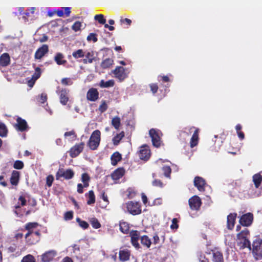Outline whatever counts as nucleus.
Here are the masks:
<instances>
[{
	"instance_id": "obj_1",
	"label": "nucleus",
	"mask_w": 262,
	"mask_h": 262,
	"mask_svg": "<svg viewBox=\"0 0 262 262\" xmlns=\"http://www.w3.org/2000/svg\"><path fill=\"white\" fill-rule=\"evenodd\" d=\"M100 135L99 130H95L92 133L88 142V146L92 150H95L98 147L100 141Z\"/></svg>"
},
{
	"instance_id": "obj_2",
	"label": "nucleus",
	"mask_w": 262,
	"mask_h": 262,
	"mask_svg": "<svg viewBox=\"0 0 262 262\" xmlns=\"http://www.w3.org/2000/svg\"><path fill=\"white\" fill-rule=\"evenodd\" d=\"M127 211L130 214L135 215L141 213L140 204L137 202L129 201L125 204Z\"/></svg>"
},
{
	"instance_id": "obj_3",
	"label": "nucleus",
	"mask_w": 262,
	"mask_h": 262,
	"mask_svg": "<svg viewBox=\"0 0 262 262\" xmlns=\"http://www.w3.org/2000/svg\"><path fill=\"white\" fill-rule=\"evenodd\" d=\"M74 176V172L71 169H59L56 174V178L59 180L60 178H63L66 180L72 179Z\"/></svg>"
},
{
	"instance_id": "obj_4",
	"label": "nucleus",
	"mask_w": 262,
	"mask_h": 262,
	"mask_svg": "<svg viewBox=\"0 0 262 262\" xmlns=\"http://www.w3.org/2000/svg\"><path fill=\"white\" fill-rule=\"evenodd\" d=\"M252 252L256 259H262V245L260 241L257 240L253 242Z\"/></svg>"
},
{
	"instance_id": "obj_5",
	"label": "nucleus",
	"mask_w": 262,
	"mask_h": 262,
	"mask_svg": "<svg viewBox=\"0 0 262 262\" xmlns=\"http://www.w3.org/2000/svg\"><path fill=\"white\" fill-rule=\"evenodd\" d=\"M149 134L151 138L152 144L154 146L158 147L161 144L160 137L159 132L154 129H151Z\"/></svg>"
},
{
	"instance_id": "obj_6",
	"label": "nucleus",
	"mask_w": 262,
	"mask_h": 262,
	"mask_svg": "<svg viewBox=\"0 0 262 262\" xmlns=\"http://www.w3.org/2000/svg\"><path fill=\"white\" fill-rule=\"evenodd\" d=\"M84 144L81 142L73 146L70 150L69 153L71 157H77L83 150Z\"/></svg>"
},
{
	"instance_id": "obj_7",
	"label": "nucleus",
	"mask_w": 262,
	"mask_h": 262,
	"mask_svg": "<svg viewBox=\"0 0 262 262\" xmlns=\"http://www.w3.org/2000/svg\"><path fill=\"white\" fill-rule=\"evenodd\" d=\"M113 73L115 75V77L119 80L122 81L127 76V74L125 72V69L122 67H117L113 71Z\"/></svg>"
},
{
	"instance_id": "obj_8",
	"label": "nucleus",
	"mask_w": 262,
	"mask_h": 262,
	"mask_svg": "<svg viewBox=\"0 0 262 262\" xmlns=\"http://www.w3.org/2000/svg\"><path fill=\"white\" fill-rule=\"evenodd\" d=\"M56 92L59 96L60 103L63 105H66L69 100L68 91L63 89L60 90L58 87Z\"/></svg>"
},
{
	"instance_id": "obj_9",
	"label": "nucleus",
	"mask_w": 262,
	"mask_h": 262,
	"mask_svg": "<svg viewBox=\"0 0 262 262\" xmlns=\"http://www.w3.org/2000/svg\"><path fill=\"white\" fill-rule=\"evenodd\" d=\"M253 219V214L251 213H247L241 216L239 222L244 226H249L252 224Z\"/></svg>"
},
{
	"instance_id": "obj_10",
	"label": "nucleus",
	"mask_w": 262,
	"mask_h": 262,
	"mask_svg": "<svg viewBox=\"0 0 262 262\" xmlns=\"http://www.w3.org/2000/svg\"><path fill=\"white\" fill-rule=\"evenodd\" d=\"M189 204L191 209L198 210L201 205V199L199 196L194 195L189 200Z\"/></svg>"
},
{
	"instance_id": "obj_11",
	"label": "nucleus",
	"mask_w": 262,
	"mask_h": 262,
	"mask_svg": "<svg viewBox=\"0 0 262 262\" xmlns=\"http://www.w3.org/2000/svg\"><path fill=\"white\" fill-rule=\"evenodd\" d=\"M139 156L141 159L147 160L150 156V151L148 146L143 145L140 147Z\"/></svg>"
},
{
	"instance_id": "obj_12",
	"label": "nucleus",
	"mask_w": 262,
	"mask_h": 262,
	"mask_svg": "<svg viewBox=\"0 0 262 262\" xmlns=\"http://www.w3.org/2000/svg\"><path fill=\"white\" fill-rule=\"evenodd\" d=\"M49 48L47 45H43L35 53V58L37 59H41L48 52Z\"/></svg>"
},
{
	"instance_id": "obj_13",
	"label": "nucleus",
	"mask_w": 262,
	"mask_h": 262,
	"mask_svg": "<svg viewBox=\"0 0 262 262\" xmlns=\"http://www.w3.org/2000/svg\"><path fill=\"white\" fill-rule=\"evenodd\" d=\"M99 93L97 89L94 88L90 89L86 94L88 100L91 101H95L98 99Z\"/></svg>"
},
{
	"instance_id": "obj_14",
	"label": "nucleus",
	"mask_w": 262,
	"mask_h": 262,
	"mask_svg": "<svg viewBox=\"0 0 262 262\" xmlns=\"http://www.w3.org/2000/svg\"><path fill=\"white\" fill-rule=\"evenodd\" d=\"M194 185L199 191H203L204 190L205 182L203 178L196 177L194 180Z\"/></svg>"
},
{
	"instance_id": "obj_15",
	"label": "nucleus",
	"mask_w": 262,
	"mask_h": 262,
	"mask_svg": "<svg viewBox=\"0 0 262 262\" xmlns=\"http://www.w3.org/2000/svg\"><path fill=\"white\" fill-rule=\"evenodd\" d=\"M130 236L133 245L135 248H139L140 247V245L138 242L140 236L139 232L137 231H133L130 232Z\"/></svg>"
},
{
	"instance_id": "obj_16",
	"label": "nucleus",
	"mask_w": 262,
	"mask_h": 262,
	"mask_svg": "<svg viewBox=\"0 0 262 262\" xmlns=\"http://www.w3.org/2000/svg\"><path fill=\"white\" fill-rule=\"evenodd\" d=\"M56 255V253L54 250L47 252L42 255V260L43 262H49L53 259Z\"/></svg>"
},
{
	"instance_id": "obj_17",
	"label": "nucleus",
	"mask_w": 262,
	"mask_h": 262,
	"mask_svg": "<svg viewBox=\"0 0 262 262\" xmlns=\"http://www.w3.org/2000/svg\"><path fill=\"white\" fill-rule=\"evenodd\" d=\"M236 244L239 249L248 248L251 249L250 242L249 239H236Z\"/></svg>"
},
{
	"instance_id": "obj_18",
	"label": "nucleus",
	"mask_w": 262,
	"mask_h": 262,
	"mask_svg": "<svg viewBox=\"0 0 262 262\" xmlns=\"http://www.w3.org/2000/svg\"><path fill=\"white\" fill-rule=\"evenodd\" d=\"M236 217V213H230L227 216V228L231 230L233 229Z\"/></svg>"
},
{
	"instance_id": "obj_19",
	"label": "nucleus",
	"mask_w": 262,
	"mask_h": 262,
	"mask_svg": "<svg viewBox=\"0 0 262 262\" xmlns=\"http://www.w3.org/2000/svg\"><path fill=\"white\" fill-rule=\"evenodd\" d=\"M10 63V57L8 53H4L0 56V65L6 67Z\"/></svg>"
},
{
	"instance_id": "obj_20",
	"label": "nucleus",
	"mask_w": 262,
	"mask_h": 262,
	"mask_svg": "<svg viewBox=\"0 0 262 262\" xmlns=\"http://www.w3.org/2000/svg\"><path fill=\"white\" fill-rule=\"evenodd\" d=\"M15 126L16 128L21 132L25 130L27 128L26 121L20 118H18L17 119V124Z\"/></svg>"
},
{
	"instance_id": "obj_21",
	"label": "nucleus",
	"mask_w": 262,
	"mask_h": 262,
	"mask_svg": "<svg viewBox=\"0 0 262 262\" xmlns=\"http://www.w3.org/2000/svg\"><path fill=\"white\" fill-rule=\"evenodd\" d=\"M124 172L123 168H118L112 174V178L114 180H118L124 175Z\"/></svg>"
},
{
	"instance_id": "obj_22",
	"label": "nucleus",
	"mask_w": 262,
	"mask_h": 262,
	"mask_svg": "<svg viewBox=\"0 0 262 262\" xmlns=\"http://www.w3.org/2000/svg\"><path fill=\"white\" fill-rule=\"evenodd\" d=\"M85 58L83 59L82 61L84 64L91 63L95 59L94 53L93 51L88 52L85 53Z\"/></svg>"
},
{
	"instance_id": "obj_23",
	"label": "nucleus",
	"mask_w": 262,
	"mask_h": 262,
	"mask_svg": "<svg viewBox=\"0 0 262 262\" xmlns=\"http://www.w3.org/2000/svg\"><path fill=\"white\" fill-rule=\"evenodd\" d=\"M212 260L214 262H223L224 259L222 253L217 250H213Z\"/></svg>"
},
{
	"instance_id": "obj_24",
	"label": "nucleus",
	"mask_w": 262,
	"mask_h": 262,
	"mask_svg": "<svg viewBox=\"0 0 262 262\" xmlns=\"http://www.w3.org/2000/svg\"><path fill=\"white\" fill-rule=\"evenodd\" d=\"M40 69L39 68H36L35 69V72L32 75V79L31 80L29 81V85L30 86H32L34 84L35 80H36L40 76Z\"/></svg>"
},
{
	"instance_id": "obj_25",
	"label": "nucleus",
	"mask_w": 262,
	"mask_h": 262,
	"mask_svg": "<svg viewBox=\"0 0 262 262\" xmlns=\"http://www.w3.org/2000/svg\"><path fill=\"white\" fill-rule=\"evenodd\" d=\"M19 178V173L17 171L14 170L12 172L10 182L12 185H16L18 184Z\"/></svg>"
},
{
	"instance_id": "obj_26",
	"label": "nucleus",
	"mask_w": 262,
	"mask_h": 262,
	"mask_svg": "<svg viewBox=\"0 0 262 262\" xmlns=\"http://www.w3.org/2000/svg\"><path fill=\"white\" fill-rule=\"evenodd\" d=\"M64 139L68 141H73L76 140V135L74 131L67 132L64 134Z\"/></svg>"
},
{
	"instance_id": "obj_27",
	"label": "nucleus",
	"mask_w": 262,
	"mask_h": 262,
	"mask_svg": "<svg viewBox=\"0 0 262 262\" xmlns=\"http://www.w3.org/2000/svg\"><path fill=\"white\" fill-rule=\"evenodd\" d=\"M130 253L128 250L124 249L119 252V258L120 260L124 261L129 259Z\"/></svg>"
},
{
	"instance_id": "obj_28",
	"label": "nucleus",
	"mask_w": 262,
	"mask_h": 262,
	"mask_svg": "<svg viewBox=\"0 0 262 262\" xmlns=\"http://www.w3.org/2000/svg\"><path fill=\"white\" fill-rule=\"evenodd\" d=\"M249 235V231L248 229L245 228L237 234L236 239H248V235Z\"/></svg>"
},
{
	"instance_id": "obj_29",
	"label": "nucleus",
	"mask_w": 262,
	"mask_h": 262,
	"mask_svg": "<svg viewBox=\"0 0 262 262\" xmlns=\"http://www.w3.org/2000/svg\"><path fill=\"white\" fill-rule=\"evenodd\" d=\"M63 58V54L60 53H57L54 57V60L58 65H63L67 62V61Z\"/></svg>"
},
{
	"instance_id": "obj_30",
	"label": "nucleus",
	"mask_w": 262,
	"mask_h": 262,
	"mask_svg": "<svg viewBox=\"0 0 262 262\" xmlns=\"http://www.w3.org/2000/svg\"><path fill=\"white\" fill-rule=\"evenodd\" d=\"M121 159V155L118 152H114L111 156V163L113 165H116Z\"/></svg>"
},
{
	"instance_id": "obj_31",
	"label": "nucleus",
	"mask_w": 262,
	"mask_h": 262,
	"mask_svg": "<svg viewBox=\"0 0 262 262\" xmlns=\"http://www.w3.org/2000/svg\"><path fill=\"white\" fill-rule=\"evenodd\" d=\"M253 181L255 187L258 188L262 181V176L259 173L254 174L253 176Z\"/></svg>"
},
{
	"instance_id": "obj_32",
	"label": "nucleus",
	"mask_w": 262,
	"mask_h": 262,
	"mask_svg": "<svg viewBox=\"0 0 262 262\" xmlns=\"http://www.w3.org/2000/svg\"><path fill=\"white\" fill-rule=\"evenodd\" d=\"M198 130L195 129L190 141V146L191 147H193L196 146L198 144Z\"/></svg>"
},
{
	"instance_id": "obj_33",
	"label": "nucleus",
	"mask_w": 262,
	"mask_h": 262,
	"mask_svg": "<svg viewBox=\"0 0 262 262\" xmlns=\"http://www.w3.org/2000/svg\"><path fill=\"white\" fill-rule=\"evenodd\" d=\"M114 63V61L113 59L111 58H106L104 60L101 64V66L103 69H106L110 68Z\"/></svg>"
},
{
	"instance_id": "obj_34",
	"label": "nucleus",
	"mask_w": 262,
	"mask_h": 262,
	"mask_svg": "<svg viewBox=\"0 0 262 262\" xmlns=\"http://www.w3.org/2000/svg\"><path fill=\"white\" fill-rule=\"evenodd\" d=\"M114 85V80H110L107 81H105L103 80H101L100 82L99 85L101 88H110L112 87Z\"/></svg>"
},
{
	"instance_id": "obj_35",
	"label": "nucleus",
	"mask_w": 262,
	"mask_h": 262,
	"mask_svg": "<svg viewBox=\"0 0 262 262\" xmlns=\"http://www.w3.org/2000/svg\"><path fill=\"white\" fill-rule=\"evenodd\" d=\"M38 225L37 223H29L26 225V229L29 231V232L26 234V238H28L30 234L31 233L30 230L32 229L35 228Z\"/></svg>"
},
{
	"instance_id": "obj_36",
	"label": "nucleus",
	"mask_w": 262,
	"mask_h": 262,
	"mask_svg": "<svg viewBox=\"0 0 262 262\" xmlns=\"http://www.w3.org/2000/svg\"><path fill=\"white\" fill-rule=\"evenodd\" d=\"M141 243L147 248H149L151 243L150 239L146 235H144L141 237Z\"/></svg>"
},
{
	"instance_id": "obj_37",
	"label": "nucleus",
	"mask_w": 262,
	"mask_h": 262,
	"mask_svg": "<svg viewBox=\"0 0 262 262\" xmlns=\"http://www.w3.org/2000/svg\"><path fill=\"white\" fill-rule=\"evenodd\" d=\"M85 55V52L82 49H78L74 51L72 53V56L75 59L83 57Z\"/></svg>"
},
{
	"instance_id": "obj_38",
	"label": "nucleus",
	"mask_w": 262,
	"mask_h": 262,
	"mask_svg": "<svg viewBox=\"0 0 262 262\" xmlns=\"http://www.w3.org/2000/svg\"><path fill=\"white\" fill-rule=\"evenodd\" d=\"M129 225L128 223L123 222L120 223V229L123 233H127L129 231Z\"/></svg>"
},
{
	"instance_id": "obj_39",
	"label": "nucleus",
	"mask_w": 262,
	"mask_h": 262,
	"mask_svg": "<svg viewBox=\"0 0 262 262\" xmlns=\"http://www.w3.org/2000/svg\"><path fill=\"white\" fill-rule=\"evenodd\" d=\"M95 202V197L93 190H90L88 193V200L87 203L88 205L94 204Z\"/></svg>"
},
{
	"instance_id": "obj_40",
	"label": "nucleus",
	"mask_w": 262,
	"mask_h": 262,
	"mask_svg": "<svg viewBox=\"0 0 262 262\" xmlns=\"http://www.w3.org/2000/svg\"><path fill=\"white\" fill-rule=\"evenodd\" d=\"M124 136V134L123 132L117 134L115 136L113 139V141L114 145H117L119 143L120 141L123 138Z\"/></svg>"
},
{
	"instance_id": "obj_41",
	"label": "nucleus",
	"mask_w": 262,
	"mask_h": 262,
	"mask_svg": "<svg viewBox=\"0 0 262 262\" xmlns=\"http://www.w3.org/2000/svg\"><path fill=\"white\" fill-rule=\"evenodd\" d=\"M90 179V178L87 173H84L82 174L81 180L83 183V186L84 187H87L89 186V182Z\"/></svg>"
},
{
	"instance_id": "obj_42",
	"label": "nucleus",
	"mask_w": 262,
	"mask_h": 262,
	"mask_svg": "<svg viewBox=\"0 0 262 262\" xmlns=\"http://www.w3.org/2000/svg\"><path fill=\"white\" fill-rule=\"evenodd\" d=\"M90 222L94 228L98 229L101 227V225L98 220L95 217L91 218L90 220Z\"/></svg>"
},
{
	"instance_id": "obj_43",
	"label": "nucleus",
	"mask_w": 262,
	"mask_h": 262,
	"mask_svg": "<svg viewBox=\"0 0 262 262\" xmlns=\"http://www.w3.org/2000/svg\"><path fill=\"white\" fill-rule=\"evenodd\" d=\"M112 124L116 129H119L120 125V119L118 117L113 118L112 120Z\"/></svg>"
},
{
	"instance_id": "obj_44",
	"label": "nucleus",
	"mask_w": 262,
	"mask_h": 262,
	"mask_svg": "<svg viewBox=\"0 0 262 262\" xmlns=\"http://www.w3.org/2000/svg\"><path fill=\"white\" fill-rule=\"evenodd\" d=\"M94 19L97 20L100 24H104L106 23V19L104 17L102 14L96 15L94 17Z\"/></svg>"
},
{
	"instance_id": "obj_45",
	"label": "nucleus",
	"mask_w": 262,
	"mask_h": 262,
	"mask_svg": "<svg viewBox=\"0 0 262 262\" xmlns=\"http://www.w3.org/2000/svg\"><path fill=\"white\" fill-rule=\"evenodd\" d=\"M7 130L4 123H0V136L5 137L7 135Z\"/></svg>"
},
{
	"instance_id": "obj_46",
	"label": "nucleus",
	"mask_w": 262,
	"mask_h": 262,
	"mask_svg": "<svg viewBox=\"0 0 262 262\" xmlns=\"http://www.w3.org/2000/svg\"><path fill=\"white\" fill-rule=\"evenodd\" d=\"M76 221L78 223L79 225L83 229H86L89 227L88 223L84 221L81 220L79 218L76 219Z\"/></svg>"
},
{
	"instance_id": "obj_47",
	"label": "nucleus",
	"mask_w": 262,
	"mask_h": 262,
	"mask_svg": "<svg viewBox=\"0 0 262 262\" xmlns=\"http://www.w3.org/2000/svg\"><path fill=\"white\" fill-rule=\"evenodd\" d=\"M21 262H35V261L34 257L32 255L28 254L23 257Z\"/></svg>"
},
{
	"instance_id": "obj_48",
	"label": "nucleus",
	"mask_w": 262,
	"mask_h": 262,
	"mask_svg": "<svg viewBox=\"0 0 262 262\" xmlns=\"http://www.w3.org/2000/svg\"><path fill=\"white\" fill-rule=\"evenodd\" d=\"M81 27V22L77 21H76L72 26V29L75 32L79 31Z\"/></svg>"
},
{
	"instance_id": "obj_49",
	"label": "nucleus",
	"mask_w": 262,
	"mask_h": 262,
	"mask_svg": "<svg viewBox=\"0 0 262 262\" xmlns=\"http://www.w3.org/2000/svg\"><path fill=\"white\" fill-rule=\"evenodd\" d=\"M13 167L15 169H21L24 167V163L21 161H16L14 163Z\"/></svg>"
},
{
	"instance_id": "obj_50",
	"label": "nucleus",
	"mask_w": 262,
	"mask_h": 262,
	"mask_svg": "<svg viewBox=\"0 0 262 262\" xmlns=\"http://www.w3.org/2000/svg\"><path fill=\"white\" fill-rule=\"evenodd\" d=\"M86 39L88 41H93V42H95L97 41V38L96 37V34L95 33H90L87 36Z\"/></svg>"
},
{
	"instance_id": "obj_51",
	"label": "nucleus",
	"mask_w": 262,
	"mask_h": 262,
	"mask_svg": "<svg viewBox=\"0 0 262 262\" xmlns=\"http://www.w3.org/2000/svg\"><path fill=\"white\" fill-rule=\"evenodd\" d=\"M107 108V105L105 101H103L99 107V110L101 113L105 112Z\"/></svg>"
},
{
	"instance_id": "obj_52",
	"label": "nucleus",
	"mask_w": 262,
	"mask_h": 262,
	"mask_svg": "<svg viewBox=\"0 0 262 262\" xmlns=\"http://www.w3.org/2000/svg\"><path fill=\"white\" fill-rule=\"evenodd\" d=\"M163 170L164 171V175L166 177H169L171 173V168L169 166H164L163 167Z\"/></svg>"
},
{
	"instance_id": "obj_53",
	"label": "nucleus",
	"mask_w": 262,
	"mask_h": 262,
	"mask_svg": "<svg viewBox=\"0 0 262 262\" xmlns=\"http://www.w3.org/2000/svg\"><path fill=\"white\" fill-rule=\"evenodd\" d=\"M54 180V177L52 175L48 176L46 178V184L49 186H51Z\"/></svg>"
},
{
	"instance_id": "obj_54",
	"label": "nucleus",
	"mask_w": 262,
	"mask_h": 262,
	"mask_svg": "<svg viewBox=\"0 0 262 262\" xmlns=\"http://www.w3.org/2000/svg\"><path fill=\"white\" fill-rule=\"evenodd\" d=\"M178 220L177 219L174 218L172 220V224L170 225L171 229H177L178 228Z\"/></svg>"
},
{
	"instance_id": "obj_55",
	"label": "nucleus",
	"mask_w": 262,
	"mask_h": 262,
	"mask_svg": "<svg viewBox=\"0 0 262 262\" xmlns=\"http://www.w3.org/2000/svg\"><path fill=\"white\" fill-rule=\"evenodd\" d=\"M73 212L72 211H68L65 213L64 219L65 220H71L73 218Z\"/></svg>"
},
{
	"instance_id": "obj_56",
	"label": "nucleus",
	"mask_w": 262,
	"mask_h": 262,
	"mask_svg": "<svg viewBox=\"0 0 262 262\" xmlns=\"http://www.w3.org/2000/svg\"><path fill=\"white\" fill-rule=\"evenodd\" d=\"M61 83L63 85H71L72 84V81L70 78H64L61 80Z\"/></svg>"
},
{
	"instance_id": "obj_57",
	"label": "nucleus",
	"mask_w": 262,
	"mask_h": 262,
	"mask_svg": "<svg viewBox=\"0 0 262 262\" xmlns=\"http://www.w3.org/2000/svg\"><path fill=\"white\" fill-rule=\"evenodd\" d=\"M120 23L121 24H126L128 26H130L132 23V20L128 18H121L120 19Z\"/></svg>"
},
{
	"instance_id": "obj_58",
	"label": "nucleus",
	"mask_w": 262,
	"mask_h": 262,
	"mask_svg": "<svg viewBox=\"0 0 262 262\" xmlns=\"http://www.w3.org/2000/svg\"><path fill=\"white\" fill-rule=\"evenodd\" d=\"M62 9L64 14H65L66 16H69L71 13V8L70 7H62Z\"/></svg>"
},
{
	"instance_id": "obj_59",
	"label": "nucleus",
	"mask_w": 262,
	"mask_h": 262,
	"mask_svg": "<svg viewBox=\"0 0 262 262\" xmlns=\"http://www.w3.org/2000/svg\"><path fill=\"white\" fill-rule=\"evenodd\" d=\"M47 95L45 94H41L40 97L39 101L41 103H43L47 100Z\"/></svg>"
},
{
	"instance_id": "obj_60",
	"label": "nucleus",
	"mask_w": 262,
	"mask_h": 262,
	"mask_svg": "<svg viewBox=\"0 0 262 262\" xmlns=\"http://www.w3.org/2000/svg\"><path fill=\"white\" fill-rule=\"evenodd\" d=\"M56 14L59 17H63L64 15V12L63 11L62 7L60 9L56 10Z\"/></svg>"
},
{
	"instance_id": "obj_61",
	"label": "nucleus",
	"mask_w": 262,
	"mask_h": 262,
	"mask_svg": "<svg viewBox=\"0 0 262 262\" xmlns=\"http://www.w3.org/2000/svg\"><path fill=\"white\" fill-rule=\"evenodd\" d=\"M36 8L35 7H32L31 8H30L29 10H28V12H26L25 13V15L27 16H29V14L30 13L31 14H34V11L35 10Z\"/></svg>"
},
{
	"instance_id": "obj_62",
	"label": "nucleus",
	"mask_w": 262,
	"mask_h": 262,
	"mask_svg": "<svg viewBox=\"0 0 262 262\" xmlns=\"http://www.w3.org/2000/svg\"><path fill=\"white\" fill-rule=\"evenodd\" d=\"M152 185L155 186H162V183L160 180H156L152 182Z\"/></svg>"
},
{
	"instance_id": "obj_63",
	"label": "nucleus",
	"mask_w": 262,
	"mask_h": 262,
	"mask_svg": "<svg viewBox=\"0 0 262 262\" xmlns=\"http://www.w3.org/2000/svg\"><path fill=\"white\" fill-rule=\"evenodd\" d=\"M151 91L153 93H155L157 92L158 90V86L156 84H152L150 85Z\"/></svg>"
},
{
	"instance_id": "obj_64",
	"label": "nucleus",
	"mask_w": 262,
	"mask_h": 262,
	"mask_svg": "<svg viewBox=\"0 0 262 262\" xmlns=\"http://www.w3.org/2000/svg\"><path fill=\"white\" fill-rule=\"evenodd\" d=\"M83 187H84L81 184H78L77 185V192L79 193L83 192Z\"/></svg>"
}]
</instances>
